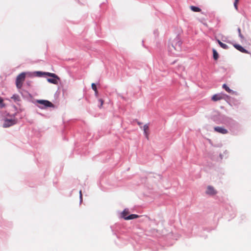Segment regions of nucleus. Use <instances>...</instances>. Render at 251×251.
I'll list each match as a JSON object with an SVG mask.
<instances>
[{"label": "nucleus", "instance_id": "nucleus-18", "mask_svg": "<svg viewBox=\"0 0 251 251\" xmlns=\"http://www.w3.org/2000/svg\"><path fill=\"white\" fill-rule=\"evenodd\" d=\"M5 107V104L3 102V99L0 97V108H2Z\"/></svg>", "mask_w": 251, "mask_h": 251}, {"label": "nucleus", "instance_id": "nucleus-11", "mask_svg": "<svg viewBox=\"0 0 251 251\" xmlns=\"http://www.w3.org/2000/svg\"><path fill=\"white\" fill-rule=\"evenodd\" d=\"M139 216L138 215L136 214H131L129 216H127L126 218H125L126 220H129L131 219H134L138 218Z\"/></svg>", "mask_w": 251, "mask_h": 251}, {"label": "nucleus", "instance_id": "nucleus-9", "mask_svg": "<svg viewBox=\"0 0 251 251\" xmlns=\"http://www.w3.org/2000/svg\"><path fill=\"white\" fill-rule=\"evenodd\" d=\"M59 80V78H48L47 80L50 83L54 84H57L58 83V80Z\"/></svg>", "mask_w": 251, "mask_h": 251}, {"label": "nucleus", "instance_id": "nucleus-25", "mask_svg": "<svg viewBox=\"0 0 251 251\" xmlns=\"http://www.w3.org/2000/svg\"><path fill=\"white\" fill-rule=\"evenodd\" d=\"M235 1H239V0H235Z\"/></svg>", "mask_w": 251, "mask_h": 251}, {"label": "nucleus", "instance_id": "nucleus-10", "mask_svg": "<svg viewBox=\"0 0 251 251\" xmlns=\"http://www.w3.org/2000/svg\"><path fill=\"white\" fill-rule=\"evenodd\" d=\"M223 88L224 89H225V90L229 93H231V94L234 93V92L232 90H231L226 84H224L223 85Z\"/></svg>", "mask_w": 251, "mask_h": 251}, {"label": "nucleus", "instance_id": "nucleus-24", "mask_svg": "<svg viewBox=\"0 0 251 251\" xmlns=\"http://www.w3.org/2000/svg\"><path fill=\"white\" fill-rule=\"evenodd\" d=\"M95 91V95L97 96L98 94V91L97 90H96V91Z\"/></svg>", "mask_w": 251, "mask_h": 251}, {"label": "nucleus", "instance_id": "nucleus-16", "mask_svg": "<svg viewBox=\"0 0 251 251\" xmlns=\"http://www.w3.org/2000/svg\"><path fill=\"white\" fill-rule=\"evenodd\" d=\"M213 58L216 60H217L219 57V54H218V52L215 49H213Z\"/></svg>", "mask_w": 251, "mask_h": 251}, {"label": "nucleus", "instance_id": "nucleus-23", "mask_svg": "<svg viewBox=\"0 0 251 251\" xmlns=\"http://www.w3.org/2000/svg\"><path fill=\"white\" fill-rule=\"evenodd\" d=\"M79 195H80V199L82 200V192L81 190L79 191Z\"/></svg>", "mask_w": 251, "mask_h": 251}, {"label": "nucleus", "instance_id": "nucleus-2", "mask_svg": "<svg viewBox=\"0 0 251 251\" xmlns=\"http://www.w3.org/2000/svg\"><path fill=\"white\" fill-rule=\"evenodd\" d=\"M37 102L43 105V106H40L41 108L54 107V105L51 102L47 100H37Z\"/></svg>", "mask_w": 251, "mask_h": 251}, {"label": "nucleus", "instance_id": "nucleus-4", "mask_svg": "<svg viewBox=\"0 0 251 251\" xmlns=\"http://www.w3.org/2000/svg\"><path fill=\"white\" fill-rule=\"evenodd\" d=\"M206 194L209 195L213 196L217 194V191L212 186H208L205 192Z\"/></svg>", "mask_w": 251, "mask_h": 251}, {"label": "nucleus", "instance_id": "nucleus-21", "mask_svg": "<svg viewBox=\"0 0 251 251\" xmlns=\"http://www.w3.org/2000/svg\"><path fill=\"white\" fill-rule=\"evenodd\" d=\"M238 1H234V6L235 7V8L236 9V10H238Z\"/></svg>", "mask_w": 251, "mask_h": 251}, {"label": "nucleus", "instance_id": "nucleus-17", "mask_svg": "<svg viewBox=\"0 0 251 251\" xmlns=\"http://www.w3.org/2000/svg\"><path fill=\"white\" fill-rule=\"evenodd\" d=\"M129 212H128V211L125 209L123 211V212H122V217L123 218H124V219L125 220V218H126V215H127L128 214Z\"/></svg>", "mask_w": 251, "mask_h": 251}, {"label": "nucleus", "instance_id": "nucleus-6", "mask_svg": "<svg viewBox=\"0 0 251 251\" xmlns=\"http://www.w3.org/2000/svg\"><path fill=\"white\" fill-rule=\"evenodd\" d=\"M234 47L238 50H239L240 51L243 52V53H249V51L246 50V49H245L243 47H242L241 45H238V44H234Z\"/></svg>", "mask_w": 251, "mask_h": 251}, {"label": "nucleus", "instance_id": "nucleus-22", "mask_svg": "<svg viewBox=\"0 0 251 251\" xmlns=\"http://www.w3.org/2000/svg\"><path fill=\"white\" fill-rule=\"evenodd\" d=\"M99 101L100 102V108H101L103 104V100H102V99H100L99 100Z\"/></svg>", "mask_w": 251, "mask_h": 251}, {"label": "nucleus", "instance_id": "nucleus-15", "mask_svg": "<svg viewBox=\"0 0 251 251\" xmlns=\"http://www.w3.org/2000/svg\"><path fill=\"white\" fill-rule=\"evenodd\" d=\"M218 44L220 46L221 48L224 49H227L228 46L227 45L223 43L222 42H221L220 40H218Z\"/></svg>", "mask_w": 251, "mask_h": 251}, {"label": "nucleus", "instance_id": "nucleus-5", "mask_svg": "<svg viewBox=\"0 0 251 251\" xmlns=\"http://www.w3.org/2000/svg\"><path fill=\"white\" fill-rule=\"evenodd\" d=\"M214 130L221 134H225L228 133L227 129L220 126H216L214 127Z\"/></svg>", "mask_w": 251, "mask_h": 251}, {"label": "nucleus", "instance_id": "nucleus-3", "mask_svg": "<svg viewBox=\"0 0 251 251\" xmlns=\"http://www.w3.org/2000/svg\"><path fill=\"white\" fill-rule=\"evenodd\" d=\"M17 123V120L16 119H6L3 125V127H8L10 126L15 125Z\"/></svg>", "mask_w": 251, "mask_h": 251}, {"label": "nucleus", "instance_id": "nucleus-12", "mask_svg": "<svg viewBox=\"0 0 251 251\" xmlns=\"http://www.w3.org/2000/svg\"><path fill=\"white\" fill-rule=\"evenodd\" d=\"M11 99L15 101L18 102L20 101V97L18 95L14 94L11 97Z\"/></svg>", "mask_w": 251, "mask_h": 251}, {"label": "nucleus", "instance_id": "nucleus-26", "mask_svg": "<svg viewBox=\"0 0 251 251\" xmlns=\"http://www.w3.org/2000/svg\"><path fill=\"white\" fill-rule=\"evenodd\" d=\"M38 74H42V73H41V72H38Z\"/></svg>", "mask_w": 251, "mask_h": 251}, {"label": "nucleus", "instance_id": "nucleus-14", "mask_svg": "<svg viewBox=\"0 0 251 251\" xmlns=\"http://www.w3.org/2000/svg\"><path fill=\"white\" fill-rule=\"evenodd\" d=\"M44 74L49 76H51L53 78H59V77L56 75H55V74H53V73L47 72V73H44Z\"/></svg>", "mask_w": 251, "mask_h": 251}, {"label": "nucleus", "instance_id": "nucleus-8", "mask_svg": "<svg viewBox=\"0 0 251 251\" xmlns=\"http://www.w3.org/2000/svg\"><path fill=\"white\" fill-rule=\"evenodd\" d=\"M144 128V133L145 134V136L147 139L149 138V127L148 125H145L143 127Z\"/></svg>", "mask_w": 251, "mask_h": 251}, {"label": "nucleus", "instance_id": "nucleus-13", "mask_svg": "<svg viewBox=\"0 0 251 251\" xmlns=\"http://www.w3.org/2000/svg\"><path fill=\"white\" fill-rule=\"evenodd\" d=\"M190 8L194 12H199L201 11V9L195 6H191Z\"/></svg>", "mask_w": 251, "mask_h": 251}, {"label": "nucleus", "instance_id": "nucleus-19", "mask_svg": "<svg viewBox=\"0 0 251 251\" xmlns=\"http://www.w3.org/2000/svg\"><path fill=\"white\" fill-rule=\"evenodd\" d=\"M238 31L239 33V36L241 38L243 39L244 37L243 35L241 34V29L240 28H238Z\"/></svg>", "mask_w": 251, "mask_h": 251}, {"label": "nucleus", "instance_id": "nucleus-7", "mask_svg": "<svg viewBox=\"0 0 251 251\" xmlns=\"http://www.w3.org/2000/svg\"><path fill=\"white\" fill-rule=\"evenodd\" d=\"M223 98L221 94H215L212 96L211 99L212 100L216 101L222 100Z\"/></svg>", "mask_w": 251, "mask_h": 251}, {"label": "nucleus", "instance_id": "nucleus-1", "mask_svg": "<svg viewBox=\"0 0 251 251\" xmlns=\"http://www.w3.org/2000/svg\"><path fill=\"white\" fill-rule=\"evenodd\" d=\"M25 73H22L17 76L16 80V85L17 88L20 89L22 88L23 83L25 81Z\"/></svg>", "mask_w": 251, "mask_h": 251}, {"label": "nucleus", "instance_id": "nucleus-20", "mask_svg": "<svg viewBox=\"0 0 251 251\" xmlns=\"http://www.w3.org/2000/svg\"><path fill=\"white\" fill-rule=\"evenodd\" d=\"M91 86H92V88L93 90L96 91V90H97L96 85L95 83H93L92 84Z\"/></svg>", "mask_w": 251, "mask_h": 251}]
</instances>
